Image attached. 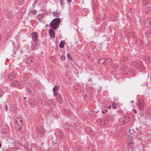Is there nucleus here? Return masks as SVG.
<instances>
[{
	"label": "nucleus",
	"instance_id": "f257e3e1",
	"mask_svg": "<svg viewBox=\"0 0 151 151\" xmlns=\"http://www.w3.org/2000/svg\"><path fill=\"white\" fill-rule=\"evenodd\" d=\"M61 22V19L59 18H56L51 21L50 23V27L54 29H56L59 27Z\"/></svg>",
	"mask_w": 151,
	"mask_h": 151
},
{
	"label": "nucleus",
	"instance_id": "f03ea898",
	"mask_svg": "<svg viewBox=\"0 0 151 151\" xmlns=\"http://www.w3.org/2000/svg\"><path fill=\"white\" fill-rule=\"evenodd\" d=\"M15 128L17 130H20L23 127V124L20 120H18L16 121L15 124Z\"/></svg>",
	"mask_w": 151,
	"mask_h": 151
},
{
	"label": "nucleus",
	"instance_id": "7ed1b4c3",
	"mask_svg": "<svg viewBox=\"0 0 151 151\" xmlns=\"http://www.w3.org/2000/svg\"><path fill=\"white\" fill-rule=\"evenodd\" d=\"M49 34L50 36L52 38H54L55 36V34L54 31L52 29H50Z\"/></svg>",
	"mask_w": 151,
	"mask_h": 151
},
{
	"label": "nucleus",
	"instance_id": "20e7f679",
	"mask_svg": "<svg viewBox=\"0 0 151 151\" xmlns=\"http://www.w3.org/2000/svg\"><path fill=\"white\" fill-rule=\"evenodd\" d=\"M37 37V34L36 32H33L32 34V37L33 40H36Z\"/></svg>",
	"mask_w": 151,
	"mask_h": 151
},
{
	"label": "nucleus",
	"instance_id": "39448f33",
	"mask_svg": "<svg viewBox=\"0 0 151 151\" xmlns=\"http://www.w3.org/2000/svg\"><path fill=\"white\" fill-rule=\"evenodd\" d=\"M64 43L63 41L61 42L59 44V47L60 48H63L64 46Z\"/></svg>",
	"mask_w": 151,
	"mask_h": 151
},
{
	"label": "nucleus",
	"instance_id": "423d86ee",
	"mask_svg": "<svg viewBox=\"0 0 151 151\" xmlns=\"http://www.w3.org/2000/svg\"><path fill=\"white\" fill-rule=\"evenodd\" d=\"M98 62L99 63L103 64L104 62V60L103 59L100 58L98 60Z\"/></svg>",
	"mask_w": 151,
	"mask_h": 151
},
{
	"label": "nucleus",
	"instance_id": "0eeeda50",
	"mask_svg": "<svg viewBox=\"0 0 151 151\" xmlns=\"http://www.w3.org/2000/svg\"><path fill=\"white\" fill-rule=\"evenodd\" d=\"M67 57L68 58V59L70 60H71L72 59V56L70 55L69 54H68L67 55Z\"/></svg>",
	"mask_w": 151,
	"mask_h": 151
},
{
	"label": "nucleus",
	"instance_id": "6e6552de",
	"mask_svg": "<svg viewBox=\"0 0 151 151\" xmlns=\"http://www.w3.org/2000/svg\"><path fill=\"white\" fill-rule=\"evenodd\" d=\"M61 60L62 61H64L65 59V57L63 55H62L60 57Z\"/></svg>",
	"mask_w": 151,
	"mask_h": 151
},
{
	"label": "nucleus",
	"instance_id": "1a4fd4ad",
	"mask_svg": "<svg viewBox=\"0 0 151 151\" xmlns=\"http://www.w3.org/2000/svg\"><path fill=\"white\" fill-rule=\"evenodd\" d=\"M17 82H14L13 83V85H14V86H16V85H17Z\"/></svg>",
	"mask_w": 151,
	"mask_h": 151
},
{
	"label": "nucleus",
	"instance_id": "9d476101",
	"mask_svg": "<svg viewBox=\"0 0 151 151\" xmlns=\"http://www.w3.org/2000/svg\"><path fill=\"white\" fill-rule=\"evenodd\" d=\"M6 111L7 110V109H8V106H7V105H6Z\"/></svg>",
	"mask_w": 151,
	"mask_h": 151
},
{
	"label": "nucleus",
	"instance_id": "9b49d317",
	"mask_svg": "<svg viewBox=\"0 0 151 151\" xmlns=\"http://www.w3.org/2000/svg\"><path fill=\"white\" fill-rule=\"evenodd\" d=\"M55 86L53 88V91H55L56 89L55 88Z\"/></svg>",
	"mask_w": 151,
	"mask_h": 151
},
{
	"label": "nucleus",
	"instance_id": "f8f14e48",
	"mask_svg": "<svg viewBox=\"0 0 151 151\" xmlns=\"http://www.w3.org/2000/svg\"><path fill=\"white\" fill-rule=\"evenodd\" d=\"M71 0H67V1L69 2H71Z\"/></svg>",
	"mask_w": 151,
	"mask_h": 151
},
{
	"label": "nucleus",
	"instance_id": "ddd939ff",
	"mask_svg": "<svg viewBox=\"0 0 151 151\" xmlns=\"http://www.w3.org/2000/svg\"><path fill=\"white\" fill-rule=\"evenodd\" d=\"M134 112L135 113H136V111H135V110H134Z\"/></svg>",
	"mask_w": 151,
	"mask_h": 151
},
{
	"label": "nucleus",
	"instance_id": "4468645a",
	"mask_svg": "<svg viewBox=\"0 0 151 151\" xmlns=\"http://www.w3.org/2000/svg\"><path fill=\"white\" fill-rule=\"evenodd\" d=\"M1 144L0 143V148L1 147Z\"/></svg>",
	"mask_w": 151,
	"mask_h": 151
},
{
	"label": "nucleus",
	"instance_id": "2eb2a0df",
	"mask_svg": "<svg viewBox=\"0 0 151 151\" xmlns=\"http://www.w3.org/2000/svg\"><path fill=\"white\" fill-rule=\"evenodd\" d=\"M46 26H49V25H46Z\"/></svg>",
	"mask_w": 151,
	"mask_h": 151
}]
</instances>
